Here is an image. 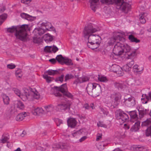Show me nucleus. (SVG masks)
<instances>
[{
  "label": "nucleus",
  "instance_id": "f257e3e1",
  "mask_svg": "<svg viewBox=\"0 0 151 151\" xmlns=\"http://www.w3.org/2000/svg\"><path fill=\"white\" fill-rule=\"evenodd\" d=\"M27 30H29V25L26 24L22 25L13 26L7 29L8 32L10 33L15 32V35L16 38L22 41H25L27 37Z\"/></svg>",
  "mask_w": 151,
  "mask_h": 151
},
{
  "label": "nucleus",
  "instance_id": "f03ea898",
  "mask_svg": "<svg viewBox=\"0 0 151 151\" xmlns=\"http://www.w3.org/2000/svg\"><path fill=\"white\" fill-rule=\"evenodd\" d=\"M100 30L99 28H93L91 24L85 27L83 33L85 38L88 40V43L101 42V38L99 35L92 34Z\"/></svg>",
  "mask_w": 151,
  "mask_h": 151
},
{
  "label": "nucleus",
  "instance_id": "7ed1b4c3",
  "mask_svg": "<svg viewBox=\"0 0 151 151\" xmlns=\"http://www.w3.org/2000/svg\"><path fill=\"white\" fill-rule=\"evenodd\" d=\"M14 93L19 97L23 101H32L34 99H38L40 98L39 93L36 90L30 91L27 89L24 90V92L21 94L20 91L17 88L13 89Z\"/></svg>",
  "mask_w": 151,
  "mask_h": 151
},
{
  "label": "nucleus",
  "instance_id": "20e7f679",
  "mask_svg": "<svg viewBox=\"0 0 151 151\" xmlns=\"http://www.w3.org/2000/svg\"><path fill=\"white\" fill-rule=\"evenodd\" d=\"M86 89L88 94L94 97L99 96L101 93V86L96 83H88Z\"/></svg>",
  "mask_w": 151,
  "mask_h": 151
},
{
  "label": "nucleus",
  "instance_id": "39448f33",
  "mask_svg": "<svg viewBox=\"0 0 151 151\" xmlns=\"http://www.w3.org/2000/svg\"><path fill=\"white\" fill-rule=\"evenodd\" d=\"M116 8L118 9H120L125 13H127L129 11L131 5L127 3L124 2L123 0H121L117 3Z\"/></svg>",
  "mask_w": 151,
  "mask_h": 151
},
{
  "label": "nucleus",
  "instance_id": "423d86ee",
  "mask_svg": "<svg viewBox=\"0 0 151 151\" xmlns=\"http://www.w3.org/2000/svg\"><path fill=\"white\" fill-rule=\"evenodd\" d=\"M124 36V33L118 32L116 34V35L114 36L113 37L110 38L108 42V45H111L114 43L115 42L120 41H124L125 39L123 37Z\"/></svg>",
  "mask_w": 151,
  "mask_h": 151
},
{
  "label": "nucleus",
  "instance_id": "0eeeda50",
  "mask_svg": "<svg viewBox=\"0 0 151 151\" xmlns=\"http://www.w3.org/2000/svg\"><path fill=\"white\" fill-rule=\"evenodd\" d=\"M56 90L60 91L63 93L64 96L68 98L72 99L73 95L68 91V88L66 83L62 85L60 87L55 86L54 87Z\"/></svg>",
  "mask_w": 151,
  "mask_h": 151
},
{
  "label": "nucleus",
  "instance_id": "6e6552de",
  "mask_svg": "<svg viewBox=\"0 0 151 151\" xmlns=\"http://www.w3.org/2000/svg\"><path fill=\"white\" fill-rule=\"evenodd\" d=\"M115 113L116 118L119 120V121L121 123H124L128 120V115L123 111L120 110H117L116 112Z\"/></svg>",
  "mask_w": 151,
  "mask_h": 151
},
{
  "label": "nucleus",
  "instance_id": "1a4fd4ad",
  "mask_svg": "<svg viewBox=\"0 0 151 151\" xmlns=\"http://www.w3.org/2000/svg\"><path fill=\"white\" fill-rule=\"evenodd\" d=\"M119 42L117 41V42L114 45L113 52L116 55H120L123 53V50L122 46V42L121 41Z\"/></svg>",
  "mask_w": 151,
  "mask_h": 151
},
{
  "label": "nucleus",
  "instance_id": "9d476101",
  "mask_svg": "<svg viewBox=\"0 0 151 151\" xmlns=\"http://www.w3.org/2000/svg\"><path fill=\"white\" fill-rule=\"evenodd\" d=\"M142 126H150L148 127L146 130V135L147 136H151V119L149 118L142 123Z\"/></svg>",
  "mask_w": 151,
  "mask_h": 151
},
{
  "label": "nucleus",
  "instance_id": "9b49d317",
  "mask_svg": "<svg viewBox=\"0 0 151 151\" xmlns=\"http://www.w3.org/2000/svg\"><path fill=\"white\" fill-rule=\"evenodd\" d=\"M124 103L127 106L132 107L135 105L136 104L135 99L134 97L132 96L124 99Z\"/></svg>",
  "mask_w": 151,
  "mask_h": 151
},
{
  "label": "nucleus",
  "instance_id": "f8f14e48",
  "mask_svg": "<svg viewBox=\"0 0 151 151\" xmlns=\"http://www.w3.org/2000/svg\"><path fill=\"white\" fill-rule=\"evenodd\" d=\"M41 25L42 27H45L46 30L54 31L56 32L55 29L52 26L51 23L49 22L45 21L41 24Z\"/></svg>",
  "mask_w": 151,
  "mask_h": 151
},
{
  "label": "nucleus",
  "instance_id": "ddd939ff",
  "mask_svg": "<svg viewBox=\"0 0 151 151\" xmlns=\"http://www.w3.org/2000/svg\"><path fill=\"white\" fill-rule=\"evenodd\" d=\"M112 71L118 74L119 76H122L123 75V70L122 68L116 65H114L112 67Z\"/></svg>",
  "mask_w": 151,
  "mask_h": 151
},
{
  "label": "nucleus",
  "instance_id": "4468645a",
  "mask_svg": "<svg viewBox=\"0 0 151 151\" xmlns=\"http://www.w3.org/2000/svg\"><path fill=\"white\" fill-rule=\"evenodd\" d=\"M129 115L130 116V122H135L138 121L137 113L135 111H130L129 112Z\"/></svg>",
  "mask_w": 151,
  "mask_h": 151
},
{
  "label": "nucleus",
  "instance_id": "2eb2a0df",
  "mask_svg": "<svg viewBox=\"0 0 151 151\" xmlns=\"http://www.w3.org/2000/svg\"><path fill=\"white\" fill-rule=\"evenodd\" d=\"M29 115V113L27 112H23L18 114L16 117L17 121H21L26 116Z\"/></svg>",
  "mask_w": 151,
  "mask_h": 151
},
{
  "label": "nucleus",
  "instance_id": "dca6fc26",
  "mask_svg": "<svg viewBox=\"0 0 151 151\" xmlns=\"http://www.w3.org/2000/svg\"><path fill=\"white\" fill-rule=\"evenodd\" d=\"M32 112L35 115H41L44 113V110L42 108L38 107L33 110Z\"/></svg>",
  "mask_w": 151,
  "mask_h": 151
},
{
  "label": "nucleus",
  "instance_id": "f3484780",
  "mask_svg": "<svg viewBox=\"0 0 151 151\" xmlns=\"http://www.w3.org/2000/svg\"><path fill=\"white\" fill-rule=\"evenodd\" d=\"M57 107L60 111H65L69 108L70 104L68 103L59 104Z\"/></svg>",
  "mask_w": 151,
  "mask_h": 151
},
{
  "label": "nucleus",
  "instance_id": "a211bd4d",
  "mask_svg": "<svg viewBox=\"0 0 151 151\" xmlns=\"http://www.w3.org/2000/svg\"><path fill=\"white\" fill-rule=\"evenodd\" d=\"M139 117L140 119L143 118L144 116L149 112V110L145 108H139L138 109Z\"/></svg>",
  "mask_w": 151,
  "mask_h": 151
},
{
  "label": "nucleus",
  "instance_id": "6ab92c4d",
  "mask_svg": "<svg viewBox=\"0 0 151 151\" xmlns=\"http://www.w3.org/2000/svg\"><path fill=\"white\" fill-rule=\"evenodd\" d=\"M99 0H90V7L91 9L94 12H95L97 9V3L99 1Z\"/></svg>",
  "mask_w": 151,
  "mask_h": 151
},
{
  "label": "nucleus",
  "instance_id": "aec40b11",
  "mask_svg": "<svg viewBox=\"0 0 151 151\" xmlns=\"http://www.w3.org/2000/svg\"><path fill=\"white\" fill-rule=\"evenodd\" d=\"M101 43V42H99L98 43L97 42L87 43V46L89 48L94 50L99 47Z\"/></svg>",
  "mask_w": 151,
  "mask_h": 151
},
{
  "label": "nucleus",
  "instance_id": "412c9836",
  "mask_svg": "<svg viewBox=\"0 0 151 151\" xmlns=\"http://www.w3.org/2000/svg\"><path fill=\"white\" fill-rule=\"evenodd\" d=\"M136 55V50H134L132 51L131 50L130 52H129L125 54V56L126 58L128 59H132Z\"/></svg>",
  "mask_w": 151,
  "mask_h": 151
},
{
  "label": "nucleus",
  "instance_id": "4be33fe9",
  "mask_svg": "<svg viewBox=\"0 0 151 151\" xmlns=\"http://www.w3.org/2000/svg\"><path fill=\"white\" fill-rule=\"evenodd\" d=\"M67 123L69 127L71 128L75 127L77 124V122L74 118H70L67 120Z\"/></svg>",
  "mask_w": 151,
  "mask_h": 151
},
{
  "label": "nucleus",
  "instance_id": "5701e85b",
  "mask_svg": "<svg viewBox=\"0 0 151 151\" xmlns=\"http://www.w3.org/2000/svg\"><path fill=\"white\" fill-rule=\"evenodd\" d=\"M147 15V14L144 12H142L139 15V20L141 23L143 24L146 22Z\"/></svg>",
  "mask_w": 151,
  "mask_h": 151
},
{
  "label": "nucleus",
  "instance_id": "b1692460",
  "mask_svg": "<svg viewBox=\"0 0 151 151\" xmlns=\"http://www.w3.org/2000/svg\"><path fill=\"white\" fill-rule=\"evenodd\" d=\"M140 124V121H136L134 124L131 128L130 130L132 132H136L138 131L139 129Z\"/></svg>",
  "mask_w": 151,
  "mask_h": 151
},
{
  "label": "nucleus",
  "instance_id": "393cba45",
  "mask_svg": "<svg viewBox=\"0 0 151 151\" xmlns=\"http://www.w3.org/2000/svg\"><path fill=\"white\" fill-rule=\"evenodd\" d=\"M45 110L44 111V113H51L52 112L54 109V107L52 104L49 105L44 107Z\"/></svg>",
  "mask_w": 151,
  "mask_h": 151
},
{
  "label": "nucleus",
  "instance_id": "a878e982",
  "mask_svg": "<svg viewBox=\"0 0 151 151\" xmlns=\"http://www.w3.org/2000/svg\"><path fill=\"white\" fill-rule=\"evenodd\" d=\"M122 46L123 50V53L125 52L126 54L130 52L131 50V47L126 43H122Z\"/></svg>",
  "mask_w": 151,
  "mask_h": 151
},
{
  "label": "nucleus",
  "instance_id": "bb28decb",
  "mask_svg": "<svg viewBox=\"0 0 151 151\" xmlns=\"http://www.w3.org/2000/svg\"><path fill=\"white\" fill-rule=\"evenodd\" d=\"M121 95L120 93H115L111 95V98L112 99H114L116 101H118L121 99Z\"/></svg>",
  "mask_w": 151,
  "mask_h": 151
},
{
  "label": "nucleus",
  "instance_id": "cd10ccee",
  "mask_svg": "<svg viewBox=\"0 0 151 151\" xmlns=\"http://www.w3.org/2000/svg\"><path fill=\"white\" fill-rule=\"evenodd\" d=\"M107 145V143L106 142L102 141L99 143L97 144V147L99 150L102 151Z\"/></svg>",
  "mask_w": 151,
  "mask_h": 151
},
{
  "label": "nucleus",
  "instance_id": "c85d7f7f",
  "mask_svg": "<svg viewBox=\"0 0 151 151\" xmlns=\"http://www.w3.org/2000/svg\"><path fill=\"white\" fill-rule=\"evenodd\" d=\"M9 139V136L7 134H4L2 136L0 139V142L2 143H5L8 142Z\"/></svg>",
  "mask_w": 151,
  "mask_h": 151
},
{
  "label": "nucleus",
  "instance_id": "c756f323",
  "mask_svg": "<svg viewBox=\"0 0 151 151\" xmlns=\"http://www.w3.org/2000/svg\"><path fill=\"white\" fill-rule=\"evenodd\" d=\"M114 85L115 87L118 88V89L119 88L122 89L125 88L127 86L125 83L122 82H115L114 83Z\"/></svg>",
  "mask_w": 151,
  "mask_h": 151
},
{
  "label": "nucleus",
  "instance_id": "7c9ffc66",
  "mask_svg": "<svg viewBox=\"0 0 151 151\" xmlns=\"http://www.w3.org/2000/svg\"><path fill=\"white\" fill-rule=\"evenodd\" d=\"M45 73L47 74L50 76H54L59 73V72L57 70H54L51 69L49 70L45 71Z\"/></svg>",
  "mask_w": 151,
  "mask_h": 151
},
{
  "label": "nucleus",
  "instance_id": "2f4dec72",
  "mask_svg": "<svg viewBox=\"0 0 151 151\" xmlns=\"http://www.w3.org/2000/svg\"><path fill=\"white\" fill-rule=\"evenodd\" d=\"M133 69L134 72L138 73L142 71L144 69V68L135 64L133 67Z\"/></svg>",
  "mask_w": 151,
  "mask_h": 151
},
{
  "label": "nucleus",
  "instance_id": "473e14b6",
  "mask_svg": "<svg viewBox=\"0 0 151 151\" xmlns=\"http://www.w3.org/2000/svg\"><path fill=\"white\" fill-rule=\"evenodd\" d=\"M119 102V101L111 99V101L109 104V106L112 108H114L117 106Z\"/></svg>",
  "mask_w": 151,
  "mask_h": 151
},
{
  "label": "nucleus",
  "instance_id": "72a5a7b5",
  "mask_svg": "<svg viewBox=\"0 0 151 151\" xmlns=\"http://www.w3.org/2000/svg\"><path fill=\"white\" fill-rule=\"evenodd\" d=\"M44 40L46 42L51 41L52 40V37L49 34L45 35L43 36Z\"/></svg>",
  "mask_w": 151,
  "mask_h": 151
},
{
  "label": "nucleus",
  "instance_id": "f704fd0d",
  "mask_svg": "<svg viewBox=\"0 0 151 151\" xmlns=\"http://www.w3.org/2000/svg\"><path fill=\"white\" fill-rule=\"evenodd\" d=\"M2 96L4 104L6 105L8 104L10 100L9 97L4 94H2Z\"/></svg>",
  "mask_w": 151,
  "mask_h": 151
},
{
  "label": "nucleus",
  "instance_id": "c9c22d12",
  "mask_svg": "<svg viewBox=\"0 0 151 151\" xmlns=\"http://www.w3.org/2000/svg\"><path fill=\"white\" fill-rule=\"evenodd\" d=\"M129 39L132 42H134L136 43H139L140 41L139 40L137 39L133 35H131L129 36Z\"/></svg>",
  "mask_w": 151,
  "mask_h": 151
},
{
  "label": "nucleus",
  "instance_id": "e433bc0d",
  "mask_svg": "<svg viewBox=\"0 0 151 151\" xmlns=\"http://www.w3.org/2000/svg\"><path fill=\"white\" fill-rule=\"evenodd\" d=\"M46 31L45 29L40 28H35L34 30L35 32H37L40 35L43 34L46 32Z\"/></svg>",
  "mask_w": 151,
  "mask_h": 151
},
{
  "label": "nucleus",
  "instance_id": "4c0bfd02",
  "mask_svg": "<svg viewBox=\"0 0 151 151\" xmlns=\"http://www.w3.org/2000/svg\"><path fill=\"white\" fill-rule=\"evenodd\" d=\"M142 97L143 98H142L141 100L142 103L143 104H146L147 102V101L150 100V97H148V96L146 94H143Z\"/></svg>",
  "mask_w": 151,
  "mask_h": 151
},
{
  "label": "nucleus",
  "instance_id": "58836bf2",
  "mask_svg": "<svg viewBox=\"0 0 151 151\" xmlns=\"http://www.w3.org/2000/svg\"><path fill=\"white\" fill-rule=\"evenodd\" d=\"M20 16L22 18H24L28 20H30L31 19V18L32 17L31 16L24 13H21Z\"/></svg>",
  "mask_w": 151,
  "mask_h": 151
},
{
  "label": "nucleus",
  "instance_id": "ea45409f",
  "mask_svg": "<svg viewBox=\"0 0 151 151\" xmlns=\"http://www.w3.org/2000/svg\"><path fill=\"white\" fill-rule=\"evenodd\" d=\"M64 58L61 55H57L56 58V59L58 62L62 65H63V62Z\"/></svg>",
  "mask_w": 151,
  "mask_h": 151
},
{
  "label": "nucleus",
  "instance_id": "a19ab883",
  "mask_svg": "<svg viewBox=\"0 0 151 151\" xmlns=\"http://www.w3.org/2000/svg\"><path fill=\"white\" fill-rule=\"evenodd\" d=\"M43 78L46 80L47 82L48 83H50L51 82L53 79V77H51L48 76L47 74L43 75Z\"/></svg>",
  "mask_w": 151,
  "mask_h": 151
},
{
  "label": "nucleus",
  "instance_id": "79ce46f5",
  "mask_svg": "<svg viewBox=\"0 0 151 151\" xmlns=\"http://www.w3.org/2000/svg\"><path fill=\"white\" fill-rule=\"evenodd\" d=\"M64 64L67 65H72L73 64L71 59L65 58H64L63 62V65Z\"/></svg>",
  "mask_w": 151,
  "mask_h": 151
},
{
  "label": "nucleus",
  "instance_id": "37998d69",
  "mask_svg": "<svg viewBox=\"0 0 151 151\" xmlns=\"http://www.w3.org/2000/svg\"><path fill=\"white\" fill-rule=\"evenodd\" d=\"M126 132V130L125 129H123L121 130L119 132H118V135L117 136L119 137H124L125 135V133Z\"/></svg>",
  "mask_w": 151,
  "mask_h": 151
},
{
  "label": "nucleus",
  "instance_id": "c03bdc74",
  "mask_svg": "<svg viewBox=\"0 0 151 151\" xmlns=\"http://www.w3.org/2000/svg\"><path fill=\"white\" fill-rule=\"evenodd\" d=\"M17 107L20 109H23L24 106L22 102L20 101H18L17 104Z\"/></svg>",
  "mask_w": 151,
  "mask_h": 151
},
{
  "label": "nucleus",
  "instance_id": "a18cd8bd",
  "mask_svg": "<svg viewBox=\"0 0 151 151\" xmlns=\"http://www.w3.org/2000/svg\"><path fill=\"white\" fill-rule=\"evenodd\" d=\"M65 144H63L62 145L60 144H58L56 145H54L53 146V148H55V149H57L58 148H61L63 149L65 148Z\"/></svg>",
  "mask_w": 151,
  "mask_h": 151
},
{
  "label": "nucleus",
  "instance_id": "49530a36",
  "mask_svg": "<svg viewBox=\"0 0 151 151\" xmlns=\"http://www.w3.org/2000/svg\"><path fill=\"white\" fill-rule=\"evenodd\" d=\"M79 81L80 83L86 82L89 80L88 78L87 77H83L78 78Z\"/></svg>",
  "mask_w": 151,
  "mask_h": 151
},
{
  "label": "nucleus",
  "instance_id": "de8ad7c7",
  "mask_svg": "<svg viewBox=\"0 0 151 151\" xmlns=\"http://www.w3.org/2000/svg\"><path fill=\"white\" fill-rule=\"evenodd\" d=\"M73 78L74 76L71 74H67L65 76V81H66L67 80Z\"/></svg>",
  "mask_w": 151,
  "mask_h": 151
},
{
  "label": "nucleus",
  "instance_id": "09e8293b",
  "mask_svg": "<svg viewBox=\"0 0 151 151\" xmlns=\"http://www.w3.org/2000/svg\"><path fill=\"white\" fill-rule=\"evenodd\" d=\"M122 69L123 71L124 70L125 72H127L130 70L131 68L128 66L127 64H126L123 67Z\"/></svg>",
  "mask_w": 151,
  "mask_h": 151
},
{
  "label": "nucleus",
  "instance_id": "8fccbe9b",
  "mask_svg": "<svg viewBox=\"0 0 151 151\" xmlns=\"http://www.w3.org/2000/svg\"><path fill=\"white\" fill-rule=\"evenodd\" d=\"M6 18V14H3L0 16V25L4 22V20Z\"/></svg>",
  "mask_w": 151,
  "mask_h": 151
},
{
  "label": "nucleus",
  "instance_id": "3c124183",
  "mask_svg": "<svg viewBox=\"0 0 151 151\" xmlns=\"http://www.w3.org/2000/svg\"><path fill=\"white\" fill-rule=\"evenodd\" d=\"M98 79L101 82H106L107 81L106 77L103 76H99Z\"/></svg>",
  "mask_w": 151,
  "mask_h": 151
},
{
  "label": "nucleus",
  "instance_id": "603ef678",
  "mask_svg": "<svg viewBox=\"0 0 151 151\" xmlns=\"http://www.w3.org/2000/svg\"><path fill=\"white\" fill-rule=\"evenodd\" d=\"M16 75L17 78H21L22 76L21 71V70H17L16 72Z\"/></svg>",
  "mask_w": 151,
  "mask_h": 151
},
{
  "label": "nucleus",
  "instance_id": "864d4df0",
  "mask_svg": "<svg viewBox=\"0 0 151 151\" xmlns=\"http://www.w3.org/2000/svg\"><path fill=\"white\" fill-rule=\"evenodd\" d=\"M64 75H62L60 76L58 78H57L55 81H60L61 82H62L63 80V78L64 77Z\"/></svg>",
  "mask_w": 151,
  "mask_h": 151
},
{
  "label": "nucleus",
  "instance_id": "5fc2aeb1",
  "mask_svg": "<svg viewBox=\"0 0 151 151\" xmlns=\"http://www.w3.org/2000/svg\"><path fill=\"white\" fill-rule=\"evenodd\" d=\"M98 127H103L104 128H106L107 127L106 125L103 124V122H99L97 124Z\"/></svg>",
  "mask_w": 151,
  "mask_h": 151
},
{
  "label": "nucleus",
  "instance_id": "6e6d98bb",
  "mask_svg": "<svg viewBox=\"0 0 151 151\" xmlns=\"http://www.w3.org/2000/svg\"><path fill=\"white\" fill-rule=\"evenodd\" d=\"M52 47V46H46L44 49V50L46 52H51V49Z\"/></svg>",
  "mask_w": 151,
  "mask_h": 151
},
{
  "label": "nucleus",
  "instance_id": "4d7b16f0",
  "mask_svg": "<svg viewBox=\"0 0 151 151\" xmlns=\"http://www.w3.org/2000/svg\"><path fill=\"white\" fill-rule=\"evenodd\" d=\"M7 68L10 69H13L15 68L16 67V66L12 63L9 64L7 65Z\"/></svg>",
  "mask_w": 151,
  "mask_h": 151
},
{
  "label": "nucleus",
  "instance_id": "13d9d810",
  "mask_svg": "<svg viewBox=\"0 0 151 151\" xmlns=\"http://www.w3.org/2000/svg\"><path fill=\"white\" fill-rule=\"evenodd\" d=\"M32 0H22L21 2L25 4H29Z\"/></svg>",
  "mask_w": 151,
  "mask_h": 151
},
{
  "label": "nucleus",
  "instance_id": "bf43d9fd",
  "mask_svg": "<svg viewBox=\"0 0 151 151\" xmlns=\"http://www.w3.org/2000/svg\"><path fill=\"white\" fill-rule=\"evenodd\" d=\"M102 134H101L98 133L96 135V141H98L101 139Z\"/></svg>",
  "mask_w": 151,
  "mask_h": 151
},
{
  "label": "nucleus",
  "instance_id": "052dcab7",
  "mask_svg": "<svg viewBox=\"0 0 151 151\" xmlns=\"http://www.w3.org/2000/svg\"><path fill=\"white\" fill-rule=\"evenodd\" d=\"M134 64V61L133 59H132L130 61H129V63L127 64L131 68L132 66Z\"/></svg>",
  "mask_w": 151,
  "mask_h": 151
},
{
  "label": "nucleus",
  "instance_id": "680f3d73",
  "mask_svg": "<svg viewBox=\"0 0 151 151\" xmlns=\"http://www.w3.org/2000/svg\"><path fill=\"white\" fill-rule=\"evenodd\" d=\"M33 42L35 43H38L40 42L39 39L36 37H34L33 38Z\"/></svg>",
  "mask_w": 151,
  "mask_h": 151
},
{
  "label": "nucleus",
  "instance_id": "e2e57ef3",
  "mask_svg": "<svg viewBox=\"0 0 151 151\" xmlns=\"http://www.w3.org/2000/svg\"><path fill=\"white\" fill-rule=\"evenodd\" d=\"M83 129H80L77 132H74L73 133V135L74 136V134H80L82 133Z\"/></svg>",
  "mask_w": 151,
  "mask_h": 151
},
{
  "label": "nucleus",
  "instance_id": "0e129e2a",
  "mask_svg": "<svg viewBox=\"0 0 151 151\" xmlns=\"http://www.w3.org/2000/svg\"><path fill=\"white\" fill-rule=\"evenodd\" d=\"M58 49L57 48V47L55 46H53L52 48V50L53 51L54 53L56 52L58 50Z\"/></svg>",
  "mask_w": 151,
  "mask_h": 151
},
{
  "label": "nucleus",
  "instance_id": "69168bd1",
  "mask_svg": "<svg viewBox=\"0 0 151 151\" xmlns=\"http://www.w3.org/2000/svg\"><path fill=\"white\" fill-rule=\"evenodd\" d=\"M49 61L52 64H54L57 62L56 59L54 58L50 59L49 60Z\"/></svg>",
  "mask_w": 151,
  "mask_h": 151
},
{
  "label": "nucleus",
  "instance_id": "338daca9",
  "mask_svg": "<svg viewBox=\"0 0 151 151\" xmlns=\"http://www.w3.org/2000/svg\"><path fill=\"white\" fill-rule=\"evenodd\" d=\"M101 111L105 115H107L108 114V112L105 111L103 109H101Z\"/></svg>",
  "mask_w": 151,
  "mask_h": 151
},
{
  "label": "nucleus",
  "instance_id": "774afa93",
  "mask_svg": "<svg viewBox=\"0 0 151 151\" xmlns=\"http://www.w3.org/2000/svg\"><path fill=\"white\" fill-rule=\"evenodd\" d=\"M83 107L85 108L86 109H89L90 108V107L89 106L88 104H85L83 106Z\"/></svg>",
  "mask_w": 151,
  "mask_h": 151
}]
</instances>
